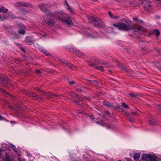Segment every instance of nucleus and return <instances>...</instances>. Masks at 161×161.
Here are the masks:
<instances>
[{
	"mask_svg": "<svg viewBox=\"0 0 161 161\" xmlns=\"http://www.w3.org/2000/svg\"><path fill=\"white\" fill-rule=\"evenodd\" d=\"M119 30L123 31H129L133 30L134 32L142 31L144 30V27L141 26L136 25H131L126 24H125L120 22Z\"/></svg>",
	"mask_w": 161,
	"mask_h": 161,
	"instance_id": "obj_1",
	"label": "nucleus"
},
{
	"mask_svg": "<svg viewBox=\"0 0 161 161\" xmlns=\"http://www.w3.org/2000/svg\"><path fill=\"white\" fill-rule=\"evenodd\" d=\"M141 159L142 161H158L157 156L154 154H143Z\"/></svg>",
	"mask_w": 161,
	"mask_h": 161,
	"instance_id": "obj_2",
	"label": "nucleus"
},
{
	"mask_svg": "<svg viewBox=\"0 0 161 161\" xmlns=\"http://www.w3.org/2000/svg\"><path fill=\"white\" fill-rule=\"evenodd\" d=\"M44 12L45 13V15L47 16L58 18L62 15L61 13L58 11H56L54 13H52L48 8L45 10Z\"/></svg>",
	"mask_w": 161,
	"mask_h": 161,
	"instance_id": "obj_3",
	"label": "nucleus"
},
{
	"mask_svg": "<svg viewBox=\"0 0 161 161\" xmlns=\"http://www.w3.org/2000/svg\"><path fill=\"white\" fill-rule=\"evenodd\" d=\"M2 85L6 88H9L11 86V80L8 78H2L0 80Z\"/></svg>",
	"mask_w": 161,
	"mask_h": 161,
	"instance_id": "obj_4",
	"label": "nucleus"
},
{
	"mask_svg": "<svg viewBox=\"0 0 161 161\" xmlns=\"http://www.w3.org/2000/svg\"><path fill=\"white\" fill-rule=\"evenodd\" d=\"M24 94L29 97H32V99L34 100H37L39 98L41 99H43V98H40L35 93L29 91L25 90L24 91Z\"/></svg>",
	"mask_w": 161,
	"mask_h": 161,
	"instance_id": "obj_5",
	"label": "nucleus"
},
{
	"mask_svg": "<svg viewBox=\"0 0 161 161\" xmlns=\"http://www.w3.org/2000/svg\"><path fill=\"white\" fill-rule=\"evenodd\" d=\"M100 60L98 59H92L90 61H87V63L89 65L94 68H96L97 65L101 64L102 62H100Z\"/></svg>",
	"mask_w": 161,
	"mask_h": 161,
	"instance_id": "obj_6",
	"label": "nucleus"
},
{
	"mask_svg": "<svg viewBox=\"0 0 161 161\" xmlns=\"http://www.w3.org/2000/svg\"><path fill=\"white\" fill-rule=\"evenodd\" d=\"M141 3L143 8L146 10H148L150 9L151 6L150 3H151V2L149 1L148 0L142 1V2H141Z\"/></svg>",
	"mask_w": 161,
	"mask_h": 161,
	"instance_id": "obj_7",
	"label": "nucleus"
},
{
	"mask_svg": "<svg viewBox=\"0 0 161 161\" xmlns=\"http://www.w3.org/2000/svg\"><path fill=\"white\" fill-rule=\"evenodd\" d=\"M58 18H59L60 21L63 23L67 24L68 25H71L73 24V23L71 20L63 19L61 18V16Z\"/></svg>",
	"mask_w": 161,
	"mask_h": 161,
	"instance_id": "obj_8",
	"label": "nucleus"
},
{
	"mask_svg": "<svg viewBox=\"0 0 161 161\" xmlns=\"http://www.w3.org/2000/svg\"><path fill=\"white\" fill-rule=\"evenodd\" d=\"M47 4L44 3H42L40 4L38 6L39 9L43 12L47 8Z\"/></svg>",
	"mask_w": 161,
	"mask_h": 161,
	"instance_id": "obj_9",
	"label": "nucleus"
},
{
	"mask_svg": "<svg viewBox=\"0 0 161 161\" xmlns=\"http://www.w3.org/2000/svg\"><path fill=\"white\" fill-rule=\"evenodd\" d=\"M93 24L95 26L99 27H101L103 25V23L98 18V19L96 20Z\"/></svg>",
	"mask_w": 161,
	"mask_h": 161,
	"instance_id": "obj_10",
	"label": "nucleus"
},
{
	"mask_svg": "<svg viewBox=\"0 0 161 161\" xmlns=\"http://www.w3.org/2000/svg\"><path fill=\"white\" fill-rule=\"evenodd\" d=\"M44 21L47 24L50 26H53L54 25V20H51L49 18H47L44 20Z\"/></svg>",
	"mask_w": 161,
	"mask_h": 161,
	"instance_id": "obj_11",
	"label": "nucleus"
},
{
	"mask_svg": "<svg viewBox=\"0 0 161 161\" xmlns=\"http://www.w3.org/2000/svg\"><path fill=\"white\" fill-rule=\"evenodd\" d=\"M4 18V19H6L8 18L12 17L13 19L15 18V19H18V18H20L18 17H14L13 16V15L10 13V14H9L8 13H6L5 14L3 15Z\"/></svg>",
	"mask_w": 161,
	"mask_h": 161,
	"instance_id": "obj_12",
	"label": "nucleus"
},
{
	"mask_svg": "<svg viewBox=\"0 0 161 161\" xmlns=\"http://www.w3.org/2000/svg\"><path fill=\"white\" fill-rule=\"evenodd\" d=\"M5 30L8 32L10 34L14 35H17L16 32L15 31H13V30L10 28L6 27Z\"/></svg>",
	"mask_w": 161,
	"mask_h": 161,
	"instance_id": "obj_13",
	"label": "nucleus"
},
{
	"mask_svg": "<svg viewBox=\"0 0 161 161\" xmlns=\"http://www.w3.org/2000/svg\"><path fill=\"white\" fill-rule=\"evenodd\" d=\"M21 6L26 8L30 7L32 8L33 7V5L30 3H23L22 2Z\"/></svg>",
	"mask_w": 161,
	"mask_h": 161,
	"instance_id": "obj_14",
	"label": "nucleus"
},
{
	"mask_svg": "<svg viewBox=\"0 0 161 161\" xmlns=\"http://www.w3.org/2000/svg\"><path fill=\"white\" fill-rule=\"evenodd\" d=\"M103 104L104 105L106 106L109 108H113V107L114 106L113 105V103H110L108 102L104 101H103Z\"/></svg>",
	"mask_w": 161,
	"mask_h": 161,
	"instance_id": "obj_15",
	"label": "nucleus"
},
{
	"mask_svg": "<svg viewBox=\"0 0 161 161\" xmlns=\"http://www.w3.org/2000/svg\"><path fill=\"white\" fill-rule=\"evenodd\" d=\"M157 122H158V121L155 120L154 119H151L149 121V124L151 125L152 126L156 125Z\"/></svg>",
	"mask_w": 161,
	"mask_h": 161,
	"instance_id": "obj_16",
	"label": "nucleus"
},
{
	"mask_svg": "<svg viewBox=\"0 0 161 161\" xmlns=\"http://www.w3.org/2000/svg\"><path fill=\"white\" fill-rule=\"evenodd\" d=\"M113 108H114L116 111L119 112H124V110L122 108H121L117 106H114Z\"/></svg>",
	"mask_w": 161,
	"mask_h": 161,
	"instance_id": "obj_17",
	"label": "nucleus"
},
{
	"mask_svg": "<svg viewBox=\"0 0 161 161\" xmlns=\"http://www.w3.org/2000/svg\"><path fill=\"white\" fill-rule=\"evenodd\" d=\"M64 4H66L68 7L67 10L69 11L71 13H74V10L70 8L67 1L66 0H65L64 1Z\"/></svg>",
	"mask_w": 161,
	"mask_h": 161,
	"instance_id": "obj_18",
	"label": "nucleus"
},
{
	"mask_svg": "<svg viewBox=\"0 0 161 161\" xmlns=\"http://www.w3.org/2000/svg\"><path fill=\"white\" fill-rule=\"evenodd\" d=\"M117 64L118 66L121 68L122 69L126 70V68L124 67V65L118 61H117Z\"/></svg>",
	"mask_w": 161,
	"mask_h": 161,
	"instance_id": "obj_19",
	"label": "nucleus"
},
{
	"mask_svg": "<svg viewBox=\"0 0 161 161\" xmlns=\"http://www.w3.org/2000/svg\"><path fill=\"white\" fill-rule=\"evenodd\" d=\"M17 27L19 29H25V26L22 23H19L17 24Z\"/></svg>",
	"mask_w": 161,
	"mask_h": 161,
	"instance_id": "obj_20",
	"label": "nucleus"
},
{
	"mask_svg": "<svg viewBox=\"0 0 161 161\" xmlns=\"http://www.w3.org/2000/svg\"><path fill=\"white\" fill-rule=\"evenodd\" d=\"M97 19H98V18L94 16H91L89 18V19L90 21L91 22H93V23Z\"/></svg>",
	"mask_w": 161,
	"mask_h": 161,
	"instance_id": "obj_21",
	"label": "nucleus"
},
{
	"mask_svg": "<svg viewBox=\"0 0 161 161\" xmlns=\"http://www.w3.org/2000/svg\"><path fill=\"white\" fill-rule=\"evenodd\" d=\"M140 157L139 153H135L134 155V159L136 161L138 160Z\"/></svg>",
	"mask_w": 161,
	"mask_h": 161,
	"instance_id": "obj_22",
	"label": "nucleus"
},
{
	"mask_svg": "<svg viewBox=\"0 0 161 161\" xmlns=\"http://www.w3.org/2000/svg\"><path fill=\"white\" fill-rule=\"evenodd\" d=\"M8 11V9H7L5 8L3 6L2 7L0 8V13L2 12L3 13H6Z\"/></svg>",
	"mask_w": 161,
	"mask_h": 161,
	"instance_id": "obj_23",
	"label": "nucleus"
},
{
	"mask_svg": "<svg viewBox=\"0 0 161 161\" xmlns=\"http://www.w3.org/2000/svg\"><path fill=\"white\" fill-rule=\"evenodd\" d=\"M76 55L79 57L82 58L84 56L83 53L81 51H78L76 52Z\"/></svg>",
	"mask_w": 161,
	"mask_h": 161,
	"instance_id": "obj_24",
	"label": "nucleus"
},
{
	"mask_svg": "<svg viewBox=\"0 0 161 161\" xmlns=\"http://www.w3.org/2000/svg\"><path fill=\"white\" fill-rule=\"evenodd\" d=\"M127 118L130 122H133L134 119L130 114H128L127 115Z\"/></svg>",
	"mask_w": 161,
	"mask_h": 161,
	"instance_id": "obj_25",
	"label": "nucleus"
},
{
	"mask_svg": "<svg viewBox=\"0 0 161 161\" xmlns=\"http://www.w3.org/2000/svg\"><path fill=\"white\" fill-rule=\"evenodd\" d=\"M25 29H21L19 30L18 32L19 34L24 35L25 33Z\"/></svg>",
	"mask_w": 161,
	"mask_h": 161,
	"instance_id": "obj_26",
	"label": "nucleus"
},
{
	"mask_svg": "<svg viewBox=\"0 0 161 161\" xmlns=\"http://www.w3.org/2000/svg\"><path fill=\"white\" fill-rule=\"evenodd\" d=\"M154 65L161 71V66H160L159 64L157 62H154Z\"/></svg>",
	"mask_w": 161,
	"mask_h": 161,
	"instance_id": "obj_27",
	"label": "nucleus"
},
{
	"mask_svg": "<svg viewBox=\"0 0 161 161\" xmlns=\"http://www.w3.org/2000/svg\"><path fill=\"white\" fill-rule=\"evenodd\" d=\"M66 64L68 67L72 69H74L75 68V66H74L73 65L71 64V63H67Z\"/></svg>",
	"mask_w": 161,
	"mask_h": 161,
	"instance_id": "obj_28",
	"label": "nucleus"
},
{
	"mask_svg": "<svg viewBox=\"0 0 161 161\" xmlns=\"http://www.w3.org/2000/svg\"><path fill=\"white\" fill-rule=\"evenodd\" d=\"M154 49L158 53L161 55V49H159L158 47H155Z\"/></svg>",
	"mask_w": 161,
	"mask_h": 161,
	"instance_id": "obj_29",
	"label": "nucleus"
},
{
	"mask_svg": "<svg viewBox=\"0 0 161 161\" xmlns=\"http://www.w3.org/2000/svg\"><path fill=\"white\" fill-rule=\"evenodd\" d=\"M120 22L114 24L113 25V26L116 28H118L119 30Z\"/></svg>",
	"mask_w": 161,
	"mask_h": 161,
	"instance_id": "obj_30",
	"label": "nucleus"
},
{
	"mask_svg": "<svg viewBox=\"0 0 161 161\" xmlns=\"http://www.w3.org/2000/svg\"><path fill=\"white\" fill-rule=\"evenodd\" d=\"M11 147L12 149V150L16 153L17 152V150L15 146L13 144H10Z\"/></svg>",
	"mask_w": 161,
	"mask_h": 161,
	"instance_id": "obj_31",
	"label": "nucleus"
},
{
	"mask_svg": "<svg viewBox=\"0 0 161 161\" xmlns=\"http://www.w3.org/2000/svg\"><path fill=\"white\" fill-rule=\"evenodd\" d=\"M95 69H97L100 70L101 71H104L103 69V67L101 66H97L96 68H95Z\"/></svg>",
	"mask_w": 161,
	"mask_h": 161,
	"instance_id": "obj_32",
	"label": "nucleus"
},
{
	"mask_svg": "<svg viewBox=\"0 0 161 161\" xmlns=\"http://www.w3.org/2000/svg\"><path fill=\"white\" fill-rule=\"evenodd\" d=\"M122 106L124 108L126 109H129V106L126 104L125 103L123 102L122 103Z\"/></svg>",
	"mask_w": 161,
	"mask_h": 161,
	"instance_id": "obj_33",
	"label": "nucleus"
},
{
	"mask_svg": "<svg viewBox=\"0 0 161 161\" xmlns=\"http://www.w3.org/2000/svg\"><path fill=\"white\" fill-rule=\"evenodd\" d=\"M22 2H18L17 3H15L14 6L16 7H20V5L21 6Z\"/></svg>",
	"mask_w": 161,
	"mask_h": 161,
	"instance_id": "obj_34",
	"label": "nucleus"
},
{
	"mask_svg": "<svg viewBox=\"0 0 161 161\" xmlns=\"http://www.w3.org/2000/svg\"><path fill=\"white\" fill-rule=\"evenodd\" d=\"M122 20L126 22L127 23V24L131 25V21L129 20H126L125 19H123Z\"/></svg>",
	"mask_w": 161,
	"mask_h": 161,
	"instance_id": "obj_35",
	"label": "nucleus"
},
{
	"mask_svg": "<svg viewBox=\"0 0 161 161\" xmlns=\"http://www.w3.org/2000/svg\"><path fill=\"white\" fill-rule=\"evenodd\" d=\"M154 33H156V35L158 36H159L160 34V33L159 31V30H157L156 29H155L154 30Z\"/></svg>",
	"mask_w": 161,
	"mask_h": 161,
	"instance_id": "obj_36",
	"label": "nucleus"
},
{
	"mask_svg": "<svg viewBox=\"0 0 161 161\" xmlns=\"http://www.w3.org/2000/svg\"><path fill=\"white\" fill-rule=\"evenodd\" d=\"M75 97L79 100L80 101L83 100V99L81 97L79 96V95L78 94H76Z\"/></svg>",
	"mask_w": 161,
	"mask_h": 161,
	"instance_id": "obj_37",
	"label": "nucleus"
},
{
	"mask_svg": "<svg viewBox=\"0 0 161 161\" xmlns=\"http://www.w3.org/2000/svg\"><path fill=\"white\" fill-rule=\"evenodd\" d=\"M26 39L27 40V41L29 43H32L33 42L32 41L28 36L26 37Z\"/></svg>",
	"mask_w": 161,
	"mask_h": 161,
	"instance_id": "obj_38",
	"label": "nucleus"
},
{
	"mask_svg": "<svg viewBox=\"0 0 161 161\" xmlns=\"http://www.w3.org/2000/svg\"><path fill=\"white\" fill-rule=\"evenodd\" d=\"M129 95L130 96H131L133 98H136L137 96V95L133 94L132 93H129Z\"/></svg>",
	"mask_w": 161,
	"mask_h": 161,
	"instance_id": "obj_39",
	"label": "nucleus"
},
{
	"mask_svg": "<svg viewBox=\"0 0 161 161\" xmlns=\"http://www.w3.org/2000/svg\"><path fill=\"white\" fill-rule=\"evenodd\" d=\"M76 82L75 81L72 80L71 81H69V84L70 85H73L74 84H75Z\"/></svg>",
	"mask_w": 161,
	"mask_h": 161,
	"instance_id": "obj_40",
	"label": "nucleus"
},
{
	"mask_svg": "<svg viewBox=\"0 0 161 161\" xmlns=\"http://www.w3.org/2000/svg\"><path fill=\"white\" fill-rule=\"evenodd\" d=\"M77 113L78 114H85V113L84 111H82L80 110H79L78 111H77Z\"/></svg>",
	"mask_w": 161,
	"mask_h": 161,
	"instance_id": "obj_41",
	"label": "nucleus"
},
{
	"mask_svg": "<svg viewBox=\"0 0 161 161\" xmlns=\"http://www.w3.org/2000/svg\"><path fill=\"white\" fill-rule=\"evenodd\" d=\"M36 90L38 92H39V93H41L42 94L46 95V93L45 92L40 90V89H36Z\"/></svg>",
	"mask_w": 161,
	"mask_h": 161,
	"instance_id": "obj_42",
	"label": "nucleus"
},
{
	"mask_svg": "<svg viewBox=\"0 0 161 161\" xmlns=\"http://www.w3.org/2000/svg\"><path fill=\"white\" fill-rule=\"evenodd\" d=\"M148 49V48L146 47H141V50L142 51H147Z\"/></svg>",
	"mask_w": 161,
	"mask_h": 161,
	"instance_id": "obj_43",
	"label": "nucleus"
},
{
	"mask_svg": "<svg viewBox=\"0 0 161 161\" xmlns=\"http://www.w3.org/2000/svg\"><path fill=\"white\" fill-rule=\"evenodd\" d=\"M115 2H118L120 3H124L125 2V0H114Z\"/></svg>",
	"mask_w": 161,
	"mask_h": 161,
	"instance_id": "obj_44",
	"label": "nucleus"
},
{
	"mask_svg": "<svg viewBox=\"0 0 161 161\" xmlns=\"http://www.w3.org/2000/svg\"><path fill=\"white\" fill-rule=\"evenodd\" d=\"M135 38L138 41H140L141 39V37L140 36H139L136 35V37H135Z\"/></svg>",
	"mask_w": 161,
	"mask_h": 161,
	"instance_id": "obj_45",
	"label": "nucleus"
},
{
	"mask_svg": "<svg viewBox=\"0 0 161 161\" xmlns=\"http://www.w3.org/2000/svg\"><path fill=\"white\" fill-rule=\"evenodd\" d=\"M109 15L112 18H113L114 17V15L113 14L111 13V12L110 11H109L108 12Z\"/></svg>",
	"mask_w": 161,
	"mask_h": 161,
	"instance_id": "obj_46",
	"label": "nucleus"
},
{
	"mask_svg": "<svg viewBox=\"0 0 161 161\" xmlns=\"http://www.w3.org/2000/svg\"><path fill=\"white\" fill-rule=\"evenodd\" d=\"M101 64H104L105 65V66L106 67H108V68H110V66H111V65H108V64H107V63H105V62L103 63H102V62Z\"/></svg>",
	"mask_w": 161,
	"mask_h": 161,
	"instance_id": "obj_47",
	"label": "nucleus"
},
{
	"mask_svg": "<svg viewBox=\"0 0 161 161\" xmlns=\"http://www.w3.org/2000/svg\"><path fill=\"white\" fill-rule=\"evenodd\" d=\"M44 53L47 56H48L50 55L49 53L47 51H43Z\"/></svg>",
	"mask_w": 161,
	"mask_h": 161,
	"instance_id": "obj_48",
	"label": "nucleus"
},
{
	"mask_svg": "<svg viewBox=\"0 0 161 161\" xmlns=\"http://www.w3.org/2000/svg\"><path fill=\"white\" fill-rule=\"evenodd\" d=\"M35 71L36 73L38 75L41 74V71L38 69H36Z\"/></svg>",
	"mask_w": 161,
	"mask_h": 161,
	"instance_id": "obj_49",
	"label": "nucleus"
},
{
	"mask_svg": "<svg viewBox=\"0 0 161 161\" xmlns=\"http://www.w3.org/2000/svg\"><path fill=\"white\" fill-rule=\"evenodd\" d=\"M5 160V161H12L9 157H6Z\"/></svg>",
	"mask_w": 161,
	"mask_h": 161,
	"instance_id": "obj_50",
	"label": "nucleus"
},
{
	"mask_svg": "<svg viewBox=\"0 0 161 161\" xmlns=\"http://www.w3.org/2000/svg\"><path fill=\"white\" fill-rule=\"evenodd\" d=\"M77 94L74 93V92H72L70 93V96L72 97H75V95H76Z\"/></svg>",
	"mask_w": 161,
	"mask_h": 161,
	"instance_id": "obj_51",
	"label": "nucleus"
},
{
	"mask_svg": "<svg viewBox=\"0 0 161 161\" xmlns=\"http://www.w3.org/2000/svg\"><path fill=\"white\" fill-rule=\"evenodd\" d=\"M88 116L90 119H95V118L94 117V115H88Z\"/></svg>",
	"mask_w": 161,
	"mask_h": 161,
	"instance_id": "obj_52",
	"label": "nucleus"
},
{
	"mask_svg": "<svg viewBox=\"0 0 161 161\" xmlns=\"http://www.w3.org/2000/svg\"><path fill=\"white\" fill-rule=\"evenodd\" d=\"M133 19L134 21H135L137 22H138L139 21V20H138V18H136V17L134 18H133Z\"/></svg>",
	"mask_w": 161,
	"mask_h": 161,
	"instance_id": "obj_53",
	"label": "nucleus"
},
{
	"mask_svg": "<svg viewBox=\"0 0 161 161\" xmlns=\"http://www.w3.org/2000/svg\"><path fill=\"white\" fill-rule=\"evenodd\" d=\"M4 18L3 15H0V19L2 20H3L4 19Z\"/></svg>",
	"mask_w": 161,
	"mask_h": 161,
	"instance_id": "obj_54",
	"label": "nucleus"
},
{
	"mask_svg": "<svg viewBox=\"0 0 161 161\" xmlns=\"http://www.w3.org/2000/svg\"><path fill=\"white\" fill-rule=\"evenodd\" d=\"M18 160L19 161H26L25 159L20 158H18Z\"/></svg>",
	"mask_w": 161,
	"mask_h": 161,
	"instance_id": "obj_55",
	"label": "nucleus"
},
{
	"mask_svg": "<svg viewBox=\"0 0 161 161\" xmlns=\"http://www.w3.org/2000/svg\"><path fill=\"white\" fill-rule=\"evenodd\" d=\"M82 91V90L81 89L77 88L76 90V91L78 92H80Z\"/></svg>",
	"mask_w": 161,
	"mask_h": 161,
	"instance_id": "obj_56",
	"label": "nucleus"
},
{
	"mask_svg": "<svg viewBox=\"0 0 161 161\" xmlns=\"http://www.w3.org/2000/svg\"><path fill=\"white\" fill-rule=\"evenodd\" d=\"M61 61L64 64H66L67 63L66 62V61H65L64 60V59H62L61 60Z\"/></svg>",
	"mask_w": 161,
	"mask_h": 161,
	"instance_id": "obj_57",
	"label": "nucleus"
},
{
	"mask_svg": "<svg viewBox=\"0 0 161 161\" xmlns=\"http://www.w3.org/2000/svg\"><path fill=\"white\" fill-rule=\"evenodd\" d=\"M106 114L108 115V116H110V113L108 111H107L105 112Z\"/></svg>",
	"mask_w": 161,
	"mask_h": 161,
	"instance_id": "obj_58",
	"label": "nucleus"
},
{
	"mask_svg": "<svg viewBox=\"0 0 161 161\" xmlns=\"http://www.w3.org/2000/svg\"><path fill=\"white\" fill-rule=\"evenodd\" d=\"M157 2L158 3L161 5V0H158Z\"/></svg>",
	"mask_w": 161,
	"mask_h": 161,
	"instance_id": "obj_59",
	"label": "nucleus"
},
{
	"mask_svg": "<svg viewBox=\"0 0 161 161\" xmlns=\"http://www.w3.org/2000/svg\"><path fill=\"white\" fill-rule=\"evenodd\" d=\"M125 159L127 161H131V159L130 158H125Z\"/></svg>",
	"mask_w": 161,
	"mask_h": 161,
	"instance_id": "obj_60",
	"label": "nucleus"
},
{
	"mask_svg": "<svg viewBox=\"0 0 161 161\" xmlns=\"http://www.w3.org/2000/svg\"><path fill=\"white\" fill-rule=\"evenodd\" d=\"M20 49L23 52H25V50L24 47H21Z\"/></svg>",
	"mask_w": 161,
	"mask_h": 161,
	"instance_id": "obj_61",
	"label": "nucleus"
},
{
	"mask_svg": "<svg viewBox=\"0 0 161 161\" xmlns=\"http://www.w3.org/2000/svg\"><path fill=\"white\" fill-rule=\"evenodd\" d=\"M149 35H155L154 33V32H149L148 33Z\"/></svg>",
	"mask_w": 161,
	"mask_h": 161,
	"instance_id": "obj_62",
	"label": "nucleus"
},
{
	"mask_svg": "<svg viewBox=\"0 0 161 161\" xmlns=\"http://www.w3.org/2000/svg\"><path fill=\"white\" fill-rule=\"evenodd\" d=\"M54 95H55V94L54 93H50V95H49V96L51 97V96H54Z\"/></svg>",
	"mask_w": 161,
	"mask_h": 161,
	"instance_id": "obj_63",
	"label": "nucleus"
},
{
	"mask_svg": "<svg viewBox=\"0 0 161 161\" xmlns=\"http://www.w3.org/2000/svg\"><path fill=\"white\" fill-rule=\"evenodd\" d=\"M106 118L105 114H103L102 115V119H105Z\"/></svg>",
	"mask_w": 161,
	"mask_h": 161,
	"instance_id": "obj_64",
	"label": "nucleus"
}]
</instances>
